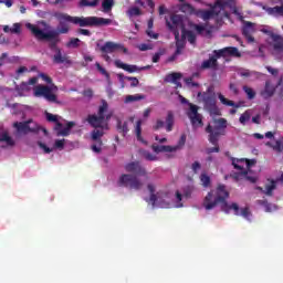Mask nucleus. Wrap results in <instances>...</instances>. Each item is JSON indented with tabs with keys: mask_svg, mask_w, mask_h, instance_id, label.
<instances>
[{
	"mask_svg": "<svg viewBox=\"0 0 283 283\" xmlns=\"http://www.w3.org/2000/svg\"><path fill=\"white\" fill-rule=\"evenodd\" d=\"M198 98H202L203 109L209 112L210 116H220V108L216 104V92L213 86H209L206 92H199L197 94Z\"/></svg>",
	"mask_w": 283,
	"mask_h": 283,
	"instance_id": "6",
	"label": "nucleus"
},
{
	"mask_svg": "<svg viewBox=\"0 0 283 283\" xmlns=\"http://www.w3.org/2000/svg\"><path fill=\"white\" fill-rule=\"evenodd\" d=\"M185 143H187V136L186 135H181L178 145L172 146V147H178V149L185 147Z\"/></svg>",
	"mask_w": 283,
	"mask_h": 283,
	"instance_id": "62",
	"label": "nucleus"
},
{
	"mask_svg": "<svg viewBox=\"0 0 283 283\" xmlns=\"http://www.w3.org/2000/svg\"><path fill=\"white\" fill-rule=\"evenodd\" d=\"M136 101H145V95H140V94L127 95L125 98V103H135Z\"/></svg>",
	"mask_w": 283,
	"mask_h": 283,
	"instance_id": "38",
	"label": "nucleus"
},
{
	"mask_svg": "<svg viewBox=\"0 0 283 283\" xmlns=\"http://www.w3.org/2000/svg\"><path fill=\"white\" fill-rule=\"evenodd\" d=\"M101 0H93V1H90V0H81L80 1V6L82 8H96V6H98Z\"/></svg>",
	"mask_w": 283,
	"mask_h": 283,
	"instance_id": "35",
	"label": "nucleus"
},
{
	"mask_svg": "<svg viewBox=\"0 0 283 283\" xmlns=\"http://www.w3.org/2000/svg\"><path fill=\"white\" fill-rule=\"evenodd\" d=\"M135 136L139 143H143V145H147V142L145 140V138H143V119L136 122Z\"/></svg>",
	"mask_w": 283,
	"mask_h": 283,
	"instance_id": "26",
	"label": "nucleus"
},
{
	"mask_svg": "<svg viewBox=\"0 0 283 283\" xmlns=\"http://www.w3.org/2000/svg\"><path fill=\"white\" fill-rule=\"evenodd\" d=\"M273 150L274 151H277L279 154H282V151H283V144H282V140H276L275 142V145H274V147H273Z\"/></svg>",
	"mask_w": 283,
	"mask_h": 283,
	"instance_id": "57",
	"label": "nucleus"
},
{
	"mask_svg": "<svg viewBox=\"0 0 283 283\" xmlns=\"http://www.w3.org/2000/svg\"><path fill=\"white\" fill-rule=\"evenodd\" d=\"M115 66L119 70H124L125 72H128L129 74H134V72H139V70H149V66H144L142 69H138L136 65H129L123 63L120 60H115Z\"/></svg>",
	"mask_w": 283,
	"mask_h": 283,
	"instance_id": "20",
	"label": "nucleus"
},
{
	"mask_svg": "<svg viewBox=\"0 0 283 283\" xmlns=\"http://www.w3.org/2000/svg\"><path fill=\"white\" fill-rule=\"evenodd\" d=\"M253 115V111L251 109H247L243 114H241V116L239 117V123H241V125H247V123H249V120H251V116Z\"/></svg>",
	"mask_w": 283,
	"mask_h": 283,
	"instance_id": "31",
	"label": "nucleus"
},
{
	"mask_svg": "<svg viewBox=\"0 0 283 283\" xmlns=\"http://www.w3.org/2000/svg\"><path fill=\"white\" fill-rule=\"evenodd\" d=\"M73 24L80 28H103L112 25V19L98 17H73Z\"/></svg>",
	"mask_w": 283,
	"mask_h": 283,
	"instance_id": "7",
	"label": "nucleus"
},
{
	"mask_svg": "<svg viewBox=\"0 0 283 283\" xmlns=\"http://www.w3.org/2000/svg\"><path fill=\"white\" fill-rule=\"evenodd\" d=\"M244 176H247V170L242 169L240 172H233L231 175V178L234 180H244Z\"/></svg>",
	"mask_w": 283,
	"mask_h": 283,
	"instance_id": "49",
	"label": "nucleus"
},
{
	"mask_svg": "<svg viewBox=\"0 0 283 283\" xmlns=\"http://www.w3.org/2000/svg\"><path fill=\"white\" fill-rule=\"evenodd\" d=\"M229 198V192L227 191V186L220 184L217 187V190H211L203 199V207L207 211H211V209H216V206L221 205V211L223 213H230L231 210L234 211V216H242L245 220H250L251 210L249 207L242 208L240 210V206L238 203L229 205L227 199Z\"/></svg>",
	"mask_w": 283,
	"mask_h": 283,
	"instance_id": "1",
	"label": "nucleus"
},
{
	"mask_svg": "<svg viewBox=\"0 0 283 283\" xmlns=\"http://www.w3.org/2000/svg\"><path fill=\"white\" fill-rule=\"evenodd\" d=\"M102 54H114V52H123L124 54H127L128 50L125 48V45L120 43H115L112 41H107L104 45L101 46Z\"/></svg>",
	"mask_w": 283,
	"mask_h": 283,
	"instance_id": "14",
	"label": "nucleus"
},
{
	"mask_svg": "<svg viewBox=\"0 0 283 283\" xmlns=\"http://www.w3.org/2000/svg\"><path fill=\"white\" fill-rule=\"evenodd\" d=\"M175 123H176V118L174 116V112L168 111L166 116V132H172Z\"/></svg>",
	"mask_w": 283,
	"mask_h": 283,
	"instance_id": "27",
	"label": "nucleus"
},
{
	"mask_svg": "<svg viewBox=\"0 0 283 283\" xmlns=\"http://www.w3.org/2000/svg\"><path fill=\"white\" fill-rule=\"evenodd\" d=\"M232 160V166L234 167V169H238L239 171H242V169H244L242 166L238 165V163H245L247 167H248V171H251V167H253V165H255V159H245V158H241V159H235V158H231Z\"/></svg>",
	"mask_w": 283,
	"mask_h": 283,
	"instance_id": "22",
	"label": "nucleus"
},
{
	"mask_svg": "<svg viewBox=\"0 0 283 283\" xmlns=\"http://www.w3.org/2000/svg\"><path fill=\"white\" fill-rule=\"evenodd\" d=\"M27 28L32 32L33 36H35L38 41H49V49H51L52 52L61 49L59 48L61 38H59V32H56V30L44 32L38 25L32 23L27 24Z\"/></svg>",
	"mask_w": 283,
	"mask_h": 283,
	"instance_id": "4",
	"label": "nucleus"
},
{
	"mask_svg": "<svg viewBox=\"0 0 283 283\" xmlns=\"http://www.w3.org/2000/svg\"><path fill=\"white\" fill-rule=\"evenodd\" d=\"M214 6L222 12L229 6H233V0H219Z\"/></svg>",
	"mask_w": 283,
	"mask_h": 283,
	"instance_id": "32",
	"label": "nucleus"
},
{
	"mask_svg": "<svg viewBox=\"0 0 283 283\" xmlns=\"http://www.w3.org/2000/svg\"><path fill=\"white\" fill-rule=\"evenodd\" d=\"M76 123L74 122H69L66 124V127H64L62 130L57 132V136H67L70 132H72V127H74Z\"/></svg>",
	"mask_w": 283,
	"mask_h": 283,
	"instance_id": "34",
	"label": "nucleus"
},
{
	"mask_svg": "<svg viewBox=\"0 0 283 283\" xmlns=\"http://www.w3.org/2000/svg\"><path fill=\"white\" fill-rule=\"evenodd\" d=\"M218 59L220 57H217V54H214L205 60L201 64L202 70H218Z\"/></svg>",
	"mask_w": 283,
	"mask_h": 283,
	"instance_id": "24",
	"label": "nucleus"
},
{
	"mask_svg": "<svg viewBox=\"0 0 283 283\" xmlns=\"http://www.w3.org/2000/svg\"><path fill=\"white\" fill-rule=\"evenodd\" d=\"M192 28L196 30L197 34H200L201 36H203L205 30L207 29V27L202 24H193Z\"/></svg>",
	"mask_w": 283,
	"mask_h": 283,
	"instance_id": "52",
	"label": "nucleus"
},
{
	"mask_svg": "<svg viewBox=\"0 0 283 283\" xmlns=\"http://www.w3.org/2000/svg\"><path fill=\"white\" fill-rule=\"evenodd\" d=\"M180 78H182V73H170L166 75L165 83H174L176 87H182V83H180Z\"/></svg>",
	"mask_w": 283,
	"mask_h": 283,
	"instance_id": "25",
	"label": "nucleus"
},
{
	"mask_svg": "<svg viewBox=\"0 0 283 283\" xmlns=\"http://www.w3.org/2000/svg\"><path fill=\"white\" fill-rule=\"evenodd\" d=\"M243 92L247 94L249 101H253V98H255V92L253 91V88L244 85Z\"/></svg>",
	"mask_w": 283,
	"mask_h": 283,
	"instance_id": "45",
	"label": "nucleus"
},
{
	"mask_svg": "<svg viewBox=\"0 0 283 283\" xmlns=\"http://www.w3.org/2000/svg\"><path fill=\"white\" fill-rule=\"evenodd\" d=\"M165 127V122L163 119H157L156 124L153 126L154 132H158V129H163Z\"/></svg>",
	"mask_w": 283,
	"mask_h": 283,
	"instance_id": "58",
	"label": "nucleus"
},
{
	"mask_svg": "<svg viewBox=\"0 0 283 283\" xmlns=\"http://www.w3.org/2000/svg\"><path fill=\"white\" fill-rule=\"evenodd\" d=\"M128 17H140L143 12L137 7H133L127 11Z\"/></svg>",
	"mask_w": 283,
	"mask_h": 283,
	"instance_id": "50",
	"label": "nucleus"
},
{
	"mask_svg": "<svg viewBox=\"0 0 283 283\" xmlns=\"http://www.w3.org/2000/svg\"><path fill=\"white\" fill-rule=\"evenodd\" d=\"M103 129H106V128H95L92 130L91 133V138L94 143H97L98 146L96 145H93L92 146V150L95 151V154H101L102 151V148L103 147V136H105V132Z\"/></svg>",
	"mask_w": 283,
	"mask_h": 283,
	"instance_id": "15",
	"label": "nucleus"
},
{
	"mask_svg": "<svg viewBox=\"0 0 283 283\" xmlns=\"http://www.w3.org/2000/svg\"><path fill=\"white\" fill-rule=\"evenodd\" d=\"M185 36L188 39V41L191 43V45L196 44V33H193V31L184 30L182 38L185 39Z\"/></svg>",
	"mask_w": 283,
	"mask_h": 283,
	"instance_id": "36",
	"label": "nucleus"
},
{
	"mask_svg": "<svg viewBox=\"0 0 283 283\" xmlns=\"http://www.w3.org/2000/svg\"><path fill=\"white\" fill-rule=\"evenodd\" d=\"M54 147L55 149H63V147H65V139H56Z\"/></svg>",
	"mask_w": 283,
	"mask_h": 283,
	"instance_id": "61",
	"label": "nucleus"
},
{
	"mask_svg": "<svg viewBox=\"0 0 283 283\" xmlns=\"http://www.w3.org/2000/svg\"><path fill=\"white\" fill-rule=\"evenodd\" d=\"M95 67L103 76H105V78L109 80V73L101 65V63L96 62Z\"/></svg>",
	"mask_w": 283,
	"mask_h": 283,
	"instance_id": "47",
	"label": "nucleus"
},
{
	"mask_svg": "<svg viewBox=\"0 0 283 283\" xmlns=\"http://www.w3.org/2000/svg\"><path fill=\"white\" fill-rule=\"evenodd\" d=\"M125 78L126 81H132L130 87H138L140 85V82L136 77L126 76Z\"/></svg>",
	"mask_w": 283,
	"mask_h": 283,
	"instance_id": "59",
	"label": "nucleus"
},
{
	"mask_svg": "<svg viewBox=\"0 0 283 283\" xmlns=\"http://www.w3.org/2000/svg\"><path fill=\"white\" fill-rule=\"evenodd\" d=\"M275 180H272L271 185L265 186V190L263 191V193H265V196H273V190L275 189Z\"/></svg>",
	"mask_w": 283,
	"mask_h": 283,
	"instance_id": "46",
	"label": "nucleus"
},
{
	"mask_svg": "<svg viewBox=\"0 0 283 283\" xmlns=\"http://www.w3.org/2000/svg\"><path fill=\"white\" fill-rule=\"evenodd\" d=\"M189 119H190V123H191L193 129H200V127L205 126V123L202 122L201 114L189 117Z\"/></svg>",
	"mask_w": 283,
	"mask_h": 283,
	"instance_id": "28",
	"label": "nucleus"
},
{
	"mask_svg": "<svg viewBox=\"0 0 283 283\" xmlns=\"http://www.w3.org/2000/svg\"><path fill=\"white\" fill-rule=\"evenodd\" d=\"M80 45H81V40L78 38H72L66 43V48H78Z\"/></svg>",
	"mask_w": 283,
	"mask_h": 283,
	"instance_id": "48",
	"label": "nucleus"
},
{
	"mask_svg": "<svg viewBox=\"0 0 283 283\" xmlns=\"http://www.w3.org/2000/svg\"><path fill=\"white\" fill-rule=\"evenodd\" d=\"M196 191V187L193 186H186L182 188V195L179 190L176 191V198H177V207H182V196L184 198H191V195Z\"/></svg>",
	"mask_w": 283,
	"mask_h": 283,
	"instance_id": "17",
	"label": "nucleus"
},
{
	"mask_svg": "<svg viewBox=\"0 0 283 283\" xmlns=\"http://www.w3.org/2000/svg\"><path fill=\"white\" fill-rule=\"evenodd\" d=\"M0 143H6L9 147H14V139H12L8 133L0 135Z\"/></svg>",
	"mask_w": 283,
	"mask_h": 283,
	"instance_id": "33",
	"label": "nucleus"
},
{
	"mask_svg": "<svg viewBox=\"0 0 283 283\" xmlns=\"http://www.w3.org/2000/svg\"><path fill=\"white\" fill-rule=\"evenodd\" d=\"M55 54L53 55V63H56L57 65H61L63 63H66L67 65L72 64V60H70V56L67 54H63L61 49H56Z\"/></svg>",
	"mask_w": 283,
	"mask_h": 283,
	"instance_id": "21",
	"label": "nucleus"
},
{
	"mask_svg": "<svg viewBox=\"0 0 283 283\" xmlns=\"http://www.w3.org/2000/svg\"><path fill=\"white\" fill-rule=\"evenodd\" d=\"M109 109V104H107V101L102 99V105L98 107L97 115L91 114L87 116L86 122L91 127H94V129H109V127L106 125H103L105 120H109L112 118V115H106L105 112Z\"/></svg>",
	"mask_w": 283,
	"mask_h": 283,
	"instance_id": "5",
	"label": "nucleus"
},
{
	"mask_svg": "<svg viewBox=\"0 0 283 283\" xmlns=\"http://www.w3.org/2000/svg\"><path fill=\"white\" fill-rule=\"evenodd\" d=\"M40 149H43L44 154H52V149L48 147V145L43 144L42 142H38Z\"/></svg>",
	"mask_w": 283,
	"mask_h": 283,
	"instance_id": "60",
	"label": "nucleus"
},
{
	"mask_svg": "<svg viewBox=\"0 0 283 283\" xmlns=\"http://www.w3.org/2000/svg\"><path fill=\"white\" fill-rule=\"evenodd\" d=\"M125 169L128 171V174H123L119 177L118 186L134 189L135 191H140L144 184L140 179H138V176H144V178H147V169L140 165V161L128 163L125 165Z\"/></svg>",
	"mask_w": 283,
	"mask_h": 283,
	"instance_id": "2",
	"label": "nucleus"
},
{
	"mask_svg": "<svg viewBox=\"0 0 283 283\" xmlns=\"http://www.w3.org/2000/svg\"><path fill=\"white\" fill-rule=\"evenodd\" d=\"M279 90V96H283V77H280L276 85H273L271 81L265 82V86L263 91L260 92L262 98L265 101L271 98L273 94H275V91Z\"/></svg>",
	"mask_w": 283,
	"mask_h": 283,
	"instance_id": "11",
	"label": "nucleus"
},
{
	"mask_svg": "<svg viewBox=\"0 0 283 283\" xmlns=\"http://www.w3.org/2000/svg\"><path fill=\"white\" fill-rule=\"evenodd\" d=\"M175 40H176V48H180L181 50H185V38L180 39V33L178 31H175Z\"/></svg>",
	"mask_w": 283,
	"mask_h": 283,
	"instance_id": "42",
	"label": "nucleus"
},
{
	"mask_svg": "<svg viewBox=\"0 0 283 283\" xmlns=\"http://www.w3.org/2000/svg\"><path fill=\"white\" fill-rule=\"evenodd\" d=\"M14 129H17L18 134H36L41 128L39 124L34 123L33 119H28L25 122H14Z\"/></svg>",
	"mask_w": 283,
	"mask_h": 283,
	"instance_id": "10",
	"label": "nucleus"
},
{
	"mask_svg": "<svg viewBox=\"0 0 283 283\" xmlns=\"http://www.w3.org/2000/svg\"><path fill=\"white\" fill-rule=\"evenodd\" d=\"M247 174L243 175L244 180H248V182H251L252 185H255L258 182V177L253 175L251 170H245Z\"/></svg>",
	"mask_w": 283,
	"mask_h": 283,
	"instance_id": "40",
	"label": "nucleus"
},
{
	"mask_svg": "<svg viewBox=\"0 0 283 283\" xmlns=\"http://www.w3.org/2000/svg\"><path fill=\"white\" fill-rule=\"evenodd\" d=\"M227 129V119L219 118L214 119V126H211V124H208L206 127V133L208 135V140L213 147H210L207 149V154H219L220 153V146H218V142L220 140L221 136H224Z\"/></svg>",
	"mask_w": 283,
	"mask_h": 283,
	"instance_id": "3",
	"label": "nucleus"
},
{
	"mask_svg": "<svg viewBox=\"0 0 283 283\" xmlns=\"http://www.w3.org/2000/svg\"><path fill=\"white\" fill-rule=\"evenodd\" d=\"M147 189L150 193L149 202H151L153 207H160L161 209L169 207V203L163 200L160 192L156 193V186L154 184H148Z\"/></svg>",
	"mask_w": 283,
	"mask_h": 283,
	"instance_id": "12",
	"label": "nucleus"
},
{
	"mask_svg": "<svg viewBox=\"0 0 283 283\" xmlns=\"http://www.w3.org/2000/svg\"><path fill=\"white\" fill-rule=\"evenodd\" d=\"M218 98L222 105H226L227 107H240V105L235 104V102L228 99L222 95V93L218 94Z\"/></svg>",
	"mask_w": 283,
	"mask_h": 283,
	"instance_id": "29",
	"label": "nucleus"
},
{
	"mask_svg": "<svg viewBox=\"0 0 283 283\" xmlns=\"http://www.w3.org/2000/svg\"><path fill=\"white\" fill-rule=\"evenodd\" d=\"M11 34H21V24L14 23L13 27L10 29Z\"/></svg>",
	"mask_w": 283,
	"mask_h": 283,
	"instance_id": "56",
	"label": "nucleus"
},
{
	"mask_svg": "<svg viewBox=\"0 0 283 283\" xmlns=\"http://www.w3.org/2000/svg\"><path fill=\"white\" fill-rule=\"evenodd\" d=\"M39 83V76L31 77L28 82H22L20 84L21 90H28L29 85H36Z\"/></svg>",
	"mask_w": 283,
	"mask_h": 283,
	"instance_id": "39",
	"label": "nucleus"
},
{
	"mask_svg": "<svg viewBox=\"0 0 283 283\" xmlns=\"http://www.w3.org/2000/svg\"><path fill=\"white\" fill-rule=\"evenodd\" d=\"M220 9L213 4V7L209 10H199L198 11V17L203 19V21H209V19H213V17H218L220 14Z\"/></svg>",
	"mask_w": 283,
	"mask_h": 283,
	"instance_id": "19",
	"label": "nucleus"
},
{
	"mask_svg": "<svg viewBox=\"0 0 283 283\" xmlns=\"http://www.w3.org/2000/svg\"><path fill=\"white\" fill-rule=\"evenodd\" d=\"M200 182L205 188L211 187V177H209V175H207L206 172H202L200 175Z\"/></svg>",
	"mask_w": 283,
	"mask_h": 283,
	"instance_id": "37",
	"label": "nucleus"
},
{
	"mask_svg": "<svg viewBox=\"0 0 283 283\" xmlns=\"http://www.w3.org/2000/svg\"><path fill=\"white\" fill-rule=\"evenodd\" d=\"M171 23H174V25H179L180 23H182V18H180V15H172L170 18Z\"/></svg>",
	"mask_w": 283,
	"mask_h": 283,
	"instance_id": "63",
	"label": "nucleus"
},
{
	"mask_svg": "<svg viewBox=\"0 0 283 283\" xmlns=\"http://www.w3.org/2000/svg\"><path fill=\"white\" fill-rule=\"evenodd\" d=\"M38 78H42L44 83H48V85H52V77L45 73H39Z\"/></svg>",
	"mask_w": 283,
	"mask_h": 283,
	"instance_id": "54",
	"label": "nucleus"
},
{
	"mask_svg": "<svg viewBox=\"0 0 283 283\" xmlns=\"http://www.w3.org/2000/svg\"><path fill=\"white\" fill-rule=\"evenodd\" d=\"M45 118L49 123H57L59 122V116L52 114V113H45Z\"/></svg>",
	"mask_w": 283,
	"mask_h": 283,
	"instance_id": "53",
	"label": "nucleus"
},
{
	"mask_svg": "<svg viewBox=\"0 0 283 283\" xmlns=\"http://www.w3.org/2000/svg\"><path fill=\"white\" fill-rule=\"evenodd\" d=\"M269 14H274L275 17H283V6H276L269 9Z\"/></svg>",
	"mask_w": 283,
	"mask_h": 283,
	"instance_id": "43",
	"label": "nucleus"
},
{
	"mask_svg": "<svg viewBox=\"0 0 283 283\" xmlns=\"http://www.w3.org/2000/svg\"><path fill=\"white\" fill-rule=\"evenodd\" d=\"M151 149L155 151V154H171L174 151H178V146H160L153 144Z\"/></svg>",
	"mask_w": 283,
	"mask_h": 283,
	"instance_id": "23",
	"label": "nucleus"
},
{
	"mask_svg": "<svg viewBox=\"0 0 283 283\" xmlns=\"http://www.w3.org/2000/svg\"><path fill=\"white\" fill-rule=\"evenodd\" d=\"M102 8L103 12H112V8H114V0H103Z\"/></svg>",
	"mask_w": 283,
	"mask_h": 283,
	"instance_id": "41",
	"label": "nucleus"
},
{
	"mask_svg": "<svg viewBox=\"0 0 283 283\" xmlns=\"http://www.w3.org/2000/svg\"><path fill=\"white\" fill-rule=\"evenodd\" d=\"M213 54H217V59H227L232 56L233 59H240L242 53L235 46H226L223 49L214 50Z\"/></svg>",
	"mask_w": 283,
	"mask_h": 283,
	"instance_id": "13",
	"label": "nucleus"
},
{
	"mask_svg": "<svg viewBox=\"0 0 283 283\" xmlns=\"http://www.w3.org/2000/svg\"><path fill=\"white\" fill-rule=\"evenodd\" d=\"M201 167L202 166L199 164V161H195L191 166V169H192L193 174H198V171H200Z\"/></svg>",
	"mask_w": 283,
	"mask_h": 283,
	"instance_id": "64",
	"label": "nucleus"
},
{
	"mask_svg": "<svg viewBox=\"0 0 283 283\" xmlns=\"http://www.w3.org/2000/svg\"><path fill=\"white\" fill-rule=\"evenodd\" d=\"M117 132H119V134H123V136H127V133L129 132V126L127 125V122L123 123V120L118 119Z\"/></svg>",
	"mask_w": 283,
	"mask_h": 283,
	"instance_id": "30",
	"label": "nucleus"
},
{
	"mask_svg": "<svg viewBox=\"0 0 283 283\" xmlns=\"http://www.w3.org/2000/svg\"><path fill=\"white\" fill-rule=\"evenodd\" d=\"M273 43V52L272 54H283V36L280 34L271 33L270 34Z\"/></svg>",
	"mask_w": 283,
	"mask_h": 283,
	"instance_id": "18",
	"label": "nucleus"
},
{
	"mask_svg": "<svg viewBox=\"0 0 283 283\" xmlns=\"http://www.w3.org/2000/svg\"><path fill=\"white\" fill-rule=\"evenodd\" d=\"M190 111L187 113L188 118L200 115L198 113V106L196 104H189Z\"/></svg>",
	"mask_w": 283,
	"mask_h": 283,
	"instance_id": "44",
	"label": "nucleus"
},
{
	"mask_svg": "<svg viewBox=\"0 0 283 283\" xmlns=\"http://www.w3.org/2000/svg\"><path fill=\"white\" fill-rule=\"evenodd\" d=\"M143 156H144V158H145L146 160H149V161H156V160H158V157H157L156 155H154V154H151V153H149V151H147V150H144Z\"/></svg>",
	"mask_w": 283,
	"mask_h": 283,
	"instance_id": "51",
	"label": "nucleus"
},
{
	"mask_svg": "<svg viewBox=\"0 0 283 283\" xmlns=\"http://www.w3.org/2000/svg\"><path fill=\"white\" fill-rule=\"evenodd\" d=\"M185 83L186 85H188L189 87H200V84L197 82H193V77H186L185 78Z\"/></svg>",
	"mask_w": 283,
	"mask_h": 283,
	"instance_id": "55",
	"label": "nucleus"
},
{
	"mask_svg": "<svg viewBox=\"0 0 283 283\" xmlns=\"http://www.w3.org/2000/svg\"><path fill=\"white\" fill-rule=\"evenodd\" d=\"M55 19L59 21L57 29L55 32L57 34H67L70 32V24L69 23H74V17L67 14V13H62V12H56L54 13Z\"/></svg>",
	"mask_w": 283,
	"mask_h": 283,
	"instance_id": "9",
	"label": "nucleus"
},
{
	"mask_svg": "<svg viewBox=\"0 0 283 283\" xmlns=\"http://www.w3.org/2000/svg\"><path fill=\"white\" fill-rule=\"evenodd\" d=\"M59 87L56 85L48 86L43 84H39L33 88V95L35 98H45L48 103H56V105H61L59 97L54 92H56Z\"/></svg>",
	"mask_w": 283,
	"mask_h": 283,
	"instance_id": "8",
	"label": "nucleus"
},
{
	"mask_svg": "<svg viewBox=\"0 0 283 283\" xmlns=\"http://www.w3.org/2000/svg\"><path fill=\"white\" fill-rule=\"evenodd\" d=\"M253 32H255V24L249 21L243 22L242 34L247 39L248 43H254L255 38H253Z\"/></svg>",
	"mask_w": 283,
	"mask_h": 283,
	"instance_id": "16",
	"label": "nucleus"
}]
</instances>
